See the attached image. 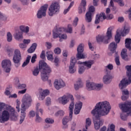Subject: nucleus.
<instances>
[{"label": "nucleus", "mask_w": 131, "mask_h": 131, "mask_svg": "<svg viewBox=\"0 0 131 131\" xmlns=\"http://www.w3.org/2000/svg\"><path fill=\"white\" fill-rule=\"evenodd\" d=\"M111 110V105L109 102L104 101L98 102L95 106V109L92 111L91 113L95 117L93 120L95 129L98 130L100 126L103 125L104 121L100 120L101 116H106ZM97 120H99V122Z\"/></svg>", "instance_id": "f257e3e1"}, {"label": "nucleus", "mask_w": 131, "mask_h": 131, "mask_svg": "<svg viewBox=\"0 0 131 131\" xmlns=\"http://www.w3.org/2000/svg\"><path fill=\"white\" fill-rule=\"evenodd\" d=\"M39 70L41 72V78L43 81H47L49 79V75L52 72V69L46 62L43 60L39 61V70L38 68L34 69L32 73L34 76H37L39 73Z\"/></svg>", "instance_id": "f03ea898"}, {"label": "nucleus", "mask_w": 131, "mask_h": 131, "mask_svg": "<svg viewBox=\"0 0 131 131\" xmlns=\"http://www.w3.org/2000/svg\"><path fill=\"white\" fill-rule=\"evenodd\" d=\"M69 100L72 101L69 106L70 117V118H72L73 109H74V98H73V96L68 93L66 95H63L62 97L58 98V101H59V103H61L63 105H65V104H67L69 101Z\"/></svg>", "instance_id": "7ed1b4c3"}, {"label": "nucleus", "mask_w": 131, "mask_h": 131, "mask_svg": "<svg viewBox=\"0 0 131 131\" xmlns=\"http://www.w3.org/2000/svg\"><path fill=\"white\" fill-rule=\"evenodd\" d=\"M112 30L113 28L112 27H110L107 29L106 36L98 35L96 36L97 42H98V43H100V42H103V43L105 44L109 43L110 39L112 38Z\"/></svg>", "instance_id": "20e7f679"}, {"label": "nucleus", "mask_w": 131, "mask_h": 131, "mask_svg": "<svg viewBox=\"0 0 131 131\" xmlns=\"http://www.w3.org/2000/svg\"><path fill=\"white\" fill-rule=\"evenodd\" d=\"M125 68L127 69V77H128V79L124 78L121 81L119 85V88L121 90L125 89L126 85H128V84L131 83V65L126 66Z\"/></svg>", "instance_id": "39448f33"}, {"label": "nucleus", "mask_w": 131, "mask_h": 131, "mask_svg": "<svg viewBox=\"0 0 131 131\" xmlns=\"http://www.w3.org/2000/svg\"><path fill=\"white\" fill-rule=\"evenodd\" d=\"M113 70V65H112V64L111 63H110L107 66L105 67L104 71H105V75L104 76L103 80L104 83H105V84H108V83H110L111 82V80L112 79V76L110 75V71Z\"/></svg>", "instance_id": "423d86ee"}, {"label": "nucleus", "mask_w": 131, "mask_h": 131, "mask_svg": "<svg viewBox=\"0 0 131 131\" xmlns=\"http://www.w3.org/2000/svg\"><path fill=\"white\" fill-rule=\"evenodd\" d=\"M78 64H79L80 65H83L79 66L78 71L79 74H82V73L84 72L85 69H90V68H91L92 65L94 64V61L90 60L83 62L81 61H78Z\"/></svg>", "instance_id": "0eeeda50"}, {"label": "nucleus", "mask_w": 131, "mask_h": 131, "mask_svg": "<svg viewBox=\"0 0 131 131\" xmlns=\"http://www.w3.org/2000/svg\"><path fill=\"white\" fill-rule=\"evenodd\" d=\"M60 11V4L58 2L52 3L49 8L48 14L49 16L52 17L54 16L56 13H59Z\"/></svg>", "instance_id": "6e6552de"}, {"label": "nucleus", "mask_w": 131, "mask_h": 131, "mask_svg": "<svg viewBox=\"0 0 131 131\" xmlns=\"http://www.w3.org/2000/svg\"><path fill=\"white\" fill-rule=\"evenodd\" d=\"M32 101L31 97L28 94H26L22 100L23 103L21 105V109L26 111V108H28L30 106Z\"/></svg>", "instance_id": "1a4fd4ad"}, {"label": "nucleus", "mask_w": 131, "mask_h": 131, "mask_svg": "<svg viewBox=\"0 0 131 131\" xmlns=\"http://www.w3.org/2000/svg\"><path fill=\"white\" fill-rule=\"evenodd\" d=\"M102 87L103 84H95L92 82H88L86 83V89L88 91H93L94 90L100 91Z\"/></svg>", "instance_id": "9d476101"}, {"label": "nucleus", "mask_w": 131, "mask_h": 131, "mask_svg": "<svg viewBox=\"0 0 131 131\" xmlns=\"http://www.w3.org/2000/svg\"><path fill=\"white\" fill-rule=\"evenodd\" d=\"M22 60V56L21 55V52L20 50L16 49L14 51V55L13 57V60L15 64H16L15 66L18 67L20 66V61Z\"/></svg>", "instance_id": "9b49d317"}, {"label": "nucleus", "mask_w": 131, "mask_h": 131, "mask_svg": "<svg viewBox=\"0 0 131 131\" xmlns=\"http://www.w3.org/2000/svg\"><path fill=\"white\" fill-rule=\"evenodd\" d=\"M2 68L5 69V72L9 73L11 72V66H12V63L10 60H4L2 63Z\"/></svg>", "instance_id": "f8f14e48"}, {"label": "nucleus", "mask_w": 131, "mask_h": 131, "mask_svg": "<svg viewBox=\"0 0 131 131\" xmlns=\"http://www.w3.org/2000/svg\"><path fill=\"white\" fill-rule=\"evenodd\" d=\"M47 10H48V5H45L41 7L37 14V18L40 19L42 18V17H46Z\"/></svg>", "instance_id": "ddd939ff"}, {"label": "nucleus", "mask_w": 131, "mask_h": 131, "mask_svg": "<svg viewBox=\"0 0 131 131\" xmlns=\"http://www.w3.org/2000/svg\"><path fill=\"white\" fill-rule=\"evenodd\" d=\"M10 119V113L8 111H4L2 112V116H0V122H6Z\"/></svg>", "instance_id": "4468645a"}, {"label": "nucleus", "mask_w": 131, "mask_h": 131, "mask_svg": "<svg viewBox=\"0 0 131 131\" xmlns=\"http://www.w3.org/2000/svg\"><path fill=\"white\" fill-rule=\"evenodd\" d=\"M78 52L77 54V58L78 60H80V59H84L85 58V55L82 54L83 53V46L82 44H80L77 49Z\"/></svg>", "instance_id": "2eb2a0df"}, {"label": "nucleus", "mask_w": 131, "mask_h": 131, "mask_svg": "<svg viewBox=\"0 0 131 131\" xmlns=\"http://www.w3.org/2000/svg\"><path fill=\"white\" fill-rule=\"evenodd\" d=\"M75 63H76V59H75V57H71L69 72L72 74L74 73L75 71H76V69H74V66H75Z\"/></svg>", "instance_id": "dca6fc26"}, {"label": "nucleus", "mask_w": 131, "mask_h": 131, "mask_svg": "<svg viewBox=\"0 0 131 131\" xmlns=\"http://www.w3.org/2000/svg\"><path fill=\"white\" fill-rule=\"evenodd\" d=\"M39 94V100L42 101V100H45L47 96L50 95V91L49 90H43L42 89H40Z\"/></svg>", "instance_id": "f3484780"}, {"label": "nucleus", "mask_w": 131, "mask_h": 131, "mask_svg": "<svg viewBox=\"0 0 131 131\" xmlns=\"http://www.w3.org/2000/svg\"><path fill=\"white\" fill-rule=\"evenodd\" d=\"M85 7H86V0H82L80 6L78 8L79 14H82V13L85 12L86 10Z\"/></svg>", "instance_id": "a211bd4d"}, {"label": "nucleus", "mask_w": 131, "mask_h": 131, "mask_svg": "<svg viewBox=\"0 0 131 131\" xmlns=\"http://www.w3.org/2000/svg\"><path fill=\"white\" fill-rule=\"evenodd\" d=\"M106 18L107 17H106L105 13L101 12L100 14L96 15L95 24H99L100 23V21H102V19L105 20Z\"/></svg>", "instance_id": "6ab92c4d"}, {"label": "nucleus", "mask_w": 131, "mask_h": 131, "mask_svg": "<svg viewBox=\"0 0 131 131\" xmlns=\"http://www.w3.org/2000/svg\"><path fill=\"white\" fill-rule=\"evenodd\" d=\"M65 86V82L62 80H56L54 82V87L56 90H60L62 88Z\"/></svg>", "instance_id": "aec40b11"}, {"label": "nucleus", "mask_w": 131, "mask_h": 131, "mask_svg": "<svg viewBox=\"0 0 131 131\" xmlns=\"http://www.w3.org/2000/svg\"><path fill=\"white\" fill-rule=\"evenodd\" d=\"M81 108H82V102H78L76 103L75 105L74 114L76 115H77V114H79L80 110H81Z\"/></svg>", "instance_id": "412c9836"}, {"label": "nucleus", "mask_w": 131, "mask_h": 131, "mask_svg": "<svg viewBox=\"0 0 131 131\" xmlns=\"http://www.w3.org/2000/svg\"><path fill=\"white\" fill-rule=\"evenodd\" d=\"M26 111L24 109H21L20 110V120H19V123L20 124H22L23 123V121L25 120V117H26Z\"/></svg>", "instance_id": "4be33fe9"}, {"label": "nucleus", "mask_w": 131, "mask_h": 131, "mask_svg": "<svg viewBox=\"0 0 131 131\" xmlns=\"http://www.w3.org/2000/svg\"><path fill=\"white\" fill-rule=\"evenodd\" d=\"M117 48V43H115V42H111L109 46L108 49L110 50L112 53H114L116 51V49Z\"/></svg>", "instance_id": "5701e85b"}, {"label": "nucleus", "mask_w": 131, "mask_h": 131, "mask_svg": "<svg viewBox=\"0 0 131 131\" xmlns=\"http://www.w3.org/2000/svg\"><path fill=\"white\" fill-rule=\"evenodd\" d=\"M14 38L16 40H21L23 39V33L21 31H18L14 35Z\"/></svg>", "instance_id": "b1692460"}, {"label": "nucleus", "mask_w": 131, "mask_h": 131, "mask_svg": "<svg viewBox=\"0 0 131 131\" xmlns=\"http://www.w3.org/2000/svg\"><path fill=\"white\" fill-rule=\"evenodd\" d=\"M83 86V83L81 81V79H78V81L74 84V88L76 91L78 90L80 88Z\"/></svg>", "instance_id": "393cba45"}, {"label": "nucleus", "mask_w": 131, "mask_h": 131, "mask_svg": "<svg viewBox=\"0 0 131 131\" xmlns=\"http://www.w3.org/2000/svg\"><path fill=\"white\" fill-rule=\"evenodd\" d=\"M122 101H126V100H127L128 98V95H129V92H128V91L127 90H123L122 91Z\"/></svg>", "instance_id": "a878e982"}, {"label": "nucleus", "mask_w": 131, "mask_h": 131, "mask_svg": "<svg viewBox=\"0 0 131 131\" xmlns=\"http://www.w3.org/2000/svg\"><path fill=\"white\" fill-rule=\"evenodd\" d=\"M65 30V29L64 28H59L57 30V33H53V38H57V37H59L60 35H61V32H62V31H64Z\"/></svg>", "instance_id": "bb28decb"}, {"label": "nucleus", "mask_w": 131, "mask_h": 131, "mask_svg": "<svg viewBox=\"0 0 131 131\" xmlns=\"http://www.w3.org/2000/svg\"><path fill=\"white\" fill-rule=\"evenodd\" d=\"M93 17V13H90V12H86L85 15V19L86 22L90 23L92 22Z\"/></svg>", "instance_id": "cd10ccee"}, {"label": "nucleus", "mask_w": 131, "mask_h": 131, "mask_svg": "<svg viewBox=\"0 0 131 131\" xmlns=\"http://www.w3.org/2000/svg\"><path fill=\"white\" fill-rule=\"evenodd\" d=\"M127 50L126 49H123L121 52V56L122 57V59L123 60H127Z\"/></svg>", "instance_id": "c85d7f7f"}, {"label": "nucleus", "mask_w": 131, "mask_h": 131, "mask_svg": "<svg viewBox=\"0 0 131 131\" xmlns=\"http://www.w3.org/2000/svg\"><path fill=\"white\" fill-rule=\"evenodd\" d=\"M36 47H37V44L36 43H33L31 47L28 50V53L32 54V53L36 50Z\"/></svg>", "instance_id": "c756f323"}, {"label": "nucleus", "mask_w": 131, "mask_h": 131, "mask_svg": "<svg viewBox=\"0 0 131 131\" xmlns=\"http://www.w3.org/2000/svg\"><path fill=\"white\" fill-rule=\"evenodd\" d=\"M36 47H37V44L36 43H33L31 47L28 50V53L32 54V53L36 50Z\"/></svg>", "instance_id": "7c9ffc66"}, {"label": "nucleus", "mask_w": 131, "mask_h": 131, "mask_svg": "<svg viewBox=\"0 0 131 131\" xmlns=\"http://www.w3.org/2000/svg\"><path fill=\"white\" fill-rule=\"evenodd\" d=\"M125 48L130 51L131 50V39L126 38L125 41Z\"/></svg>", "instance_id": "2f4dec72"}, {"label": "nucleus", "mask_w": 131, "mask_h": 131, "mask_svg": "<svg viewBox=\"0 0 131 131\" xmlns=\"http://www.w3.org/2000/svg\"><path fill=\"white\" fill-rule=\"evenodd\" d=\"M19 29L22 32H24L25 33H28L29 32V27L28 26L21 25L19 27Z\"/></svg>", "instance_id": "473e14b6"}, {"label": "nucleus", "mask_w": 131, "mask_h": 131, "mask_svg": "<svg viewBox=\"0 0 131 131\" xmlns=\"http://www.w3.org/2000/svg\"><path fill=\"white\" fill-rule=\"evenodd\" d=\"M30 59H31V56L30 55H28L26 59V61H24L22 64V67H25V66H27V65H28L30 62Z\"/></svg>", "instance_id": "72a5a7b5"}, {"label": "nucleus", "mask_w": 131, "mask_h": 131, "mask_svg": "<svg viewBox=\"0 0 131 131\" xmlns=\"http://www.w3.org/2000/svg\"><path fill=\"white\" fill-rule=\"evenodd\" d=\"M47 57L48 60H49L50 61H53V53L51 52L50 51H48L47 52Z\"/></svg>", "instance_id": "f704fd0d"}, {"label": "nucleus", "mask_w": 131, "mask_h": 131, "mask_svg": "<svg viewBox=\"0 0 131 131\" xmlns=\"http://www.w3.org/2000/svg\"><path fill=\"white\" fill-rule=\"evenodd\" d=\"M127 116H129V114L123 113L120 115L121 118L122 120H127Z\"/></svg>", "instance_id": "c9c22d12"}, {"label": "nucleus", "mask_w": 131, "mask_h": 131, "mask_svg": "<svg viewBox=\"0 0 131 131\" xmlns=\"http://www.w3.org/2000/svg\"><path fill=\"white\" fill-rule=\"evenodd\" d=\"M115 40L117 43H119L120 42V34L117 32L116 35L115 36Z\"/></svg>", "instance_id": "e433bc0d"}, {"label": "nucleus", "mask_w": 131, "mask_h": 131, "mask_svg": "<svg viewBox=\"0 0 131 131\" xmlns=\"http://www.w3.org/2000/svg\"><path fill=\"white\" fill-rule=\"evenodd\" d=\"M129 32V29H126L125 27L124 28V30L121 32L122 36H125L127 33Z\"/></svg>", "instance_id": "4c0bfd02"}, {"label": "nucleus", "mask_w": 131, "mask_h": 131, "mask_svg": "<svg viewBox=\"0 0 131 131\" xmlns=\"http://www.w3.org/2000/svg\"><path fill=\"white\" fill-rule=\"evenodd\" d=\"M91 124H92V120H91L90 118L86 119V125H85L86 129H88V127H89V126H90Z\"/></svg>", "instance_id": "58836bf2"}, {"label": "nucleus", "mask_w": 131, "mask_h": 131, "mask_svg": "<svg viewBox=\"0 0 131 131\" xmlns=\"http://www.w3.org/2000/svg\"><path fill=\"white\" fill-rule=\"evenodd\" d=\"M7 41L8 42H11L13 39V36H12V34L10 32H8L7 34Z\"/></svg>", "instance_id": "ea45409f"}, {"label": "nucleus", "mask_w": 131, "mask_h": 131, "mask_svg": "<svg viewBox=\"0 0 131 131\" xmlns=\"http://www.w3.org/2000/svg\"><path fill=\"white\" fill-rule=\"evenodd\" d=\"M40 106V103H37L36 105V112H40L41 113V115H42V113H43V110L42 109L40 108L39 110L38 109V107Z\"/></svg>", "instance_id": "a19ab883"}, {"label": "nucleus", "mask_w": 131, "mask_h": 131, "mask_svg": "<svg viewBox=\"0 0 131 131\" xmlns=\"http://www.w3.org/2000/svg\"><path fill=\"white\" fill-rule=\"evenodd\" d=\"M39 112H36V122L39 123L41 122V120H42V119L39 117V115H38Z\"/></svg>", "instance_id": "79ce46f5"}, {"label": "nucleus", "mask_w": 131, "mask_h": 131, "mask_svg": "<svg viewBox=\"0 0 131 131\" xmlns=\"http://www.w3.org/2000/svg\"><path fill=\"white\" fill-rule=\"evenodd\" d=\"M13 53H14V49H7V54L9 57H11V56H13Z\"/></svg>", "instance_id": "37998d69"}, {"label": "nucleus", "mask_w": 131, "mask_h": 131, "mask_svg": "<svg viewBox=\"0 0 131 131\" xmlns=\"http://www.w3.org/2000/svg\"><path fill=\"white\" fill-rule=\"evenodd\" d=\"M95 12V7L91 6L89 7V11L87 13H89L90 14H93Z\"/></svg>", "instance_id": "c03bdc74"}, {"label": "nucleus", "mask_w": 131, "mask_h": 131, "mask_svg": "<svg viewBox=\"0 0 131 131\" xmlns=\"http://www.w3.org/2000/svg\"><path fill=\"white\" fill-rule=\"evenodd\" d=\"M69 122V118L68 117H65L62 119V124L63 125H66L67 123Z\"/></svg>", "instance_id": "a18cd8bd"}, {"label": "nucleus", "mask_w": 131, "mask_h": 131, "mask_svg": "<svg viewBox=\"0 0 131 131\" xmlns=\"http://www.w3.org/2000/svg\"><path fill=\"white\" fill-rule=\"evenodd\" d=\"M66 32H68V33H72V26L71 25H68Z\"/></svg>", "instance_id": "49530a36"}, {"label": "nucleus", "mask_w": 131, "mask_h": 131, "mask_svg": "<svg viewBox=\"0 0 131 131\" xmlns=\"http://www.w3.org/2000/svg\"><path fill=\"white\" fill-rule=\"evenodd\" d=\"M115 2L118 3L120 7H123L124 6V3H123V0H114Z\"/></svg>", "instance_id": "de8ad7c7"}, {"label": "nucleus", "mask_w": 131, "mask_h": 131, "mask_svg": "<svg viewBox=\"0 0 131 131\" xmlns=\"http://www.w3.org/2000/svg\"><path fill=\"white\" fill-rule=\"evenodd\" d=\"M0 20H3V21H6L7 20V16L0 12Z\"/></svg>", "instance_id": "09e8293b"}, {"label": "nucleus", "mask_w": 131, "mask_h": 131, "mask_svg": "<svg viewBox=\"0 0 131 131\" xmlns=\"http://www.w3.org/2000/svg\"><path fill=\"white\" fill-rule=\"evenodd\" d=\"M64 115V112L63 111H58L55 114V116H63Z\"/></svg>", "instance_id": "8fccbe9b"}, {"label": "nucleus", "mask_w": 131, "mask_h": 131, "mask_svg": "<svg viewBox=\"0 0 131 131\" xmlns=\"http://www.w3.org/2000/svg\"><path fill=\"white\" fill-rule=\"evenodd\" d=\"M40 58H41V59H42L43 60H44V59H46V51H45V50L42 51L40 55Z\"/></svg>", "instance_id": "3c124183"}, {"label": "nucleus", "mask_w": 131, "mask_h": 131, "mask_svg": "<svg viewBox=\"0 0 131 131\" xmlns=\"http://www.w3.org/2000/svg\"><path fill=\"white\" fill-rule=\"evenodd\" d=\"M54 52L56 55H59L61 54V49L60 48H56L54 49Z\"/></svg>", "instance_id": "603ef678"}, {"label": "nucleus", "mask_w": 131, "mask_h": 131, "mask_svg": "<svg viewBox=\"0 0 131 131\" xmlns=\"http://www.w3.org/2000/svg\"><path fill=\"white\" fill-rule=\"evenodd\" d=\"M45 122L46 123H54V120L51 118H46L45 119Z\"/></svg>", "instance_id": "864d4df0"}, {"label": "nucleus", "mask_w": 131, "mask_h": 131, "mask_svg": "<svg viewBox=\"0 0 131 131\" xmlns=\"http://www.w3.org/2000/svg\"><path fill=\"white\" fill-rule=\"evenodd\" d=\"M115 60L116 65H117V66H119L120 65V61L119 60V56H117L115 58Z\"/></svg>", "instance_id": "5fc2aeb1"}, {"label": "nucleus", "mask_w": 131, "mask_h": 131, "mask_svg": "<svg viewBox=\"0 0 131 131\" xmlns=\"http://www.w3.org/2000/svg\"><path fill=\"white\" fill-rule=\"evenodd\" d=\"M59 38H60L59 39L60 41H61V38H62V39H67V35H66L65 34H63L61 35H60Z\"/></svg>", "instance_id": "6e6d98bb"}, {"label": "nucleus", "mask_w": 131, "mask_h": 131, "mask_svg": "<svg viewBox=\"0 0 131 131\" xmlns=\"http://www.w3.org/2000/svg\"><path fill=\"white\" fill-rule=\"evenodd\" d=\"M9 111L11 112V114L12 116H14V117H16V115L15 114V110L13 108H11L9 110Z\"/></svg>", "instance_id": "4d7b16f0"}, {"label": "nucleus", "mask_w": 131, "mask_h": 131, "mask_svg": "<svg viewBox=\"0 0 131 131\" xmlns=\"http://www.w3.org/2000/svg\"><path fill=\"white\" fill-rule=\"evenodd\" d=\"M115 125H114V124H111L110 125V128H109V131H115Z\"/></svg>", "instance_id": "13d9d810"}, {"label": "nucleus", "mask_w": 131, "mask_h": 131, "mask_svg": "<svg viewBox=\"0 0 131 131\" xmlns=\"http://www.w3.org/2000/svg\"><path fill=\"white\" fill-rule=\"evenodd\" d=\"M37 57L36 56V54H34L33 56L32 57L31 62V63H35V59H36Z\"/></svg>", "instance_id": "bf43d9fd"}, {"label": "nucleus", "mask_w": 131, "mask_h": 131, "mask_svg": "<svg viewBox=\"0 0 131 131\" xmlns=\"http://www.w3.org/2000/svg\"><path fill=\"white\" fill-rule=\"evenodd\" d=\"M59 58L57 57H56L54 59V63H55V66H58V64H59Z\"/></svg>", "instance_id": "052dcab7"}, {"label": "nucleus", "mask_w": 131, "mask_h": 131, "mask_svg": "<svg viewBox=\"0 0 131 131\" xmlns=\"http://www.w3.org/2000/svg\"><path fill=\"white\" fill-rule=\"evenodd\" d=\"M78 22V17H76L74 20V22H73L74 26H77Z\"/></svg>", "instance_id": "680f3d73"}, {"label": "nucleus", "mask_w": 131, "mask_h": 131, "mask_svg": "<svg viewBox=\"0 0 131 131\" xmlns=\"http://www.w3.org/2000/svg\"><path fill=\"white\" fill-rule=\"evenodd\" d=\"M51 104V98L47 97L46 100V105L47 106H49Z\"/></svg>", "instance_id": "e2e57ef3"}, {"label": "nucleus", "mask_w": 131, "mask_h": 131, "mask_svg": "<svg viewBox=\"0 0 131 131\" xmlns=\"http://www.w3.org/2000/svg\"><path fill=\"white\" fill-rule=\"evenodd\" d=\"M18 89H25L26 88V84H19L18 86Z\"/></svg>", "instance_id": "0e129e2a"}, {"label": "nucleus", "mask_w": 131, "mask_h": 131, "mask_svg": "<svg viewBox=\"0 0 131 131\" xmlns=\"http://www.w3.org/2000/svg\"><path fill=\"white\" fill-rule=\"evenodd\" d=\"M23 43L27 46V45L30 43V39H24Z\"/></svg>", "instance_id": "69168bd1"}, {"label": "nucleus", "mask_w": 131, "mask_h": 131, "mask_svg": "<svg viewBox=\"0 0 131 131\" xmlns=\"http://www.w3.org/2000/svg\"><path fill=\"white\" fill-rule=\"evenodd\" d=\"M19 48H20V49H25V48H26L27 47V45H26V44L24 43H20L19 45Z\"/></svg>", "instance_id": "338daca9"}, {"label": "nucleus", "mask_w": 131, "mask_h": 131, "mask_svg": "<svg viewBox=\"0 0 131 131\" xmlns=\"http://www.w3.org/2000/svg\"><path fill=\"white\" fill-rule=\"evenodd\" d=\"M46 47H47V49H51L52 48V43L50 42H46Z\"/></svg>", "instance_id": "774afa93"}]
</instances>
